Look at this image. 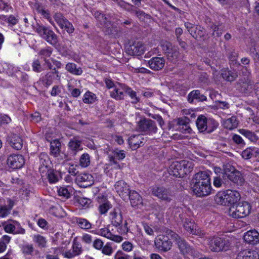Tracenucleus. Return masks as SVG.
<instances>
[{
  "instance_id": "f257e3e1",
  "label": "nucleus",
  "mask_w": 259,
  "mask_h": 259,
  "mask_svg": "<svg viewBox=\"0 0 259 259\" xmlns=\"http://www.w3.org/2000/svg\"><path fill=\"white\" fill-rule=\"evenodd\" d=\"M178 238V234L172 230L165 229L163 234L157 236L155 239V245L159 250L163 252L169 251L172 243L170 240V239H175Z\"/></svg>"
},
{
  "instance_id": "f03ea898",
  "label": "nucleus",
  "mask_w": 259,
  "mask_h": 259,
  "mask_svg": "<svg viewBox=\"0 0 259 259\" xmlns=\"http://www.w3.org/2000/svg\"><path fill=\"white\" fill-rule=\"evenodd\" d=\"M251 208V205L248 202L243 201L236 205L231 206L228 213L233 218H243L250 213Z\"/></svg>"
},
{
  "instance_id": "7ed1b4c3",
  "label": "nucleus",
  "mask_w": 259,
  "mask_h": 259,
  "mask_svg": "<svg viewBox=\"0 0 259 259\" xmlns=\"http://www.w3.org/2000/svg\"><path fill=\"white\" fill-rule=\"evenodd\" d=\"M196 126L200 132H206L210 133L218 126V123L210 118L207 119L205 116L199 115L196 122Z\"/></svg>"
},
{
  "instance_id": "20e7f679",
  "label": "nucleus",
  "mask_w": 259,
  "mask_h": 259,
  "mask_svg": "<svg viewBox=\"0 0 259 259\" xmlns=\"http://www.w3.org/2000/svg\"><path fill=\"white\" fill-rule=\"evenodd\" d=\"M208 241L209 248L213 252L227 250L230 245L228 239L215 236L209 238Z\"/></svg>"
},
{
  "instance_id": "39448f33",
  "label": "nucleus",
  "mask_w": 259,
  "mask_h": 259,
  "mask_svg": "<svg viewBox=\"0 0 259 259\" xmlns=\"http://www.w3.org/2000/svg\"><path fill=\"white\" fill-rule=\"evenodd\" d=\"M224 176L227 177L232 182L239 185H242L244 180L240 171L229 164H227L224 167Z\"/></svg>"
},
{
  "instance_id": "423d86ee",
  "label": "nucleus",
  "mask_w": 259,
  "mask_h": 259,
  "mask_svg": "<svg viewBox=\"0 0 259 259\" xmlns=\"http://www.w3.org/2000/svg\"><path fill=\"white\" fill-rule=\"evenodd\" d=\"M138 130L146 135H153L157 131V127L154 121L144 118L138 122Z\"/></svg>"
},
{
  "instance_id": "0eeeda50",
  "label": "nucleus",
  "mask_w": 259,
  "mask_h": 259,
  "mask_svg": "<svg viewBox=\"0 0 259 259\" xmlns=\"http://www.w3.org/2000/svg\"><path fill=\"white\" fill-rule=\"evenodd\" d=\"M191 188L193 192L198 197L207 196L211 193L212 188L211 183H191Z\"/></svg>"
},
{
  "instance_id": "6e6552de",
  "label": "nucleus",
  "mask_w": 259,
  "mask_h": 259,
  "mask_svg": "<svg viewBox=\"0 0 259 259\" xmlns=\"http://www.w3.org/2000/svg\"><path fill=\"white\" fill-rule=\"evenodd\" d=\"M153 195L162 201L170 202L174 197L171 191L164 187L154 186L152 189Z\"/></svg>"
},
{
  "instance_id": "1a4fd4ad",
  "label": "nucleus",
  "mask_w": 259,
  "mask_h": 259,
  "mask_svg": "<svg viewBox=\"0 0 259 259\" xmlns=\"http://www.w3.org/2000/svg\"><path fill=\"white\" fill-rule=\"evenodd\" d=\"M8 165L13 169L21 168L25 164L24 157L20 154H11L7 158Z\"/></svg>"
},
{
  "instance_id": "9d476101",
  "label": "nucleus",
  "mask_w": 259,
  "mask_h": 259,
  "mask_svg": "<svg viewBox=\"0 0 259 259\" xmlns=\"http://www.w3.org/2000/svg\"><path fill=\"white\" fill-rule=\"evenodd\" d=\"M183 227L188 232L192 235H197L201 237L205 235V233L204 231L200 229L193 221L190 220L186 219Z\"/></svg>"
},
{
  "instance_id": "9b49d317",
  "label": "nucleus",
  "mask_w": 259,
  "mask_h": 259,
  "mask_svg": "<svg viewBox=\"0 0 259 259\" xmlns=\"http://www.w3.org/2000/svg\"><path fill=\"white\" fill-rule=\"evenodd\" d=\"M253 82L247 77H243L239 80L236 84V89L241 93H250L253 88Z\"/></svg>"
},
{
  "instance_id": "f8f14e48",
  "label": "nucleus",
  "mask_w": 259,
  "mask_h": 259,
  "mask_svg": "<svg viewBox=\"0 0 259 259\" xmlns=\"http://www.w3.org/2000/svg\"><path fill=\"white\" fill-rule=\"evenodd\" d=\"M114 188L116 192L123 199L127 198L131 191L130 190L129 186L122 180L117 181L114 185Z\"/></svg>"
},
{
  "instance_id": "ddd939ff",
  "label": "nucleus",
  "mask_w": 259,
  "mask_h": 259,
  "mask_svg": "<svg viewBox=\"0 0 259 259\" xmlns=\"http://www.w3.org/2000/svg\"><path fill=\"white\" fill-rule=\"evenodd\" d=\"M125 157V153L124 150L115 149L111 153L108 155L109 160V165H115V168H120V166L118 164L116 159L121 160Z\"/></svg>"
},
{
  "instance_id": "4468645a",
  "label": "nucleus",
  "mask_w": 259,
  "mask_h": 259,
  "mask_svg": "<svg viewBox=\"0 0 259 259\" xmlns=\"http://www.w3.org/2000/svg\"><path fill=\"white\" fill-rule=\"evenodd\" d=\"M146 140L142 134L132 135L128 139V143L131 148L135 150L144 145Z\"/></svg>"
},
{
  "instance_id": "2eb2a0df",
  "label": "nucleus",
  "mask_w": 259,
  "mask_h": 259,
  "mask_svg": "<svg viewBox=\"0 0 259 259\" xmlns=\"http://www.w3.org/2000/svg\"><path fill=\"white\" fill-rule=\"evenodd\" d=\"M243 239L248 244L256 245L259 243V233L255 229L250 230L244 233Z\"/></svg>"
},
{
  "instance_id": "dca6fc26",
  "label": "nucleus",
  "mask_w": 259,
  "mask_h": 259,
  "mask_svg": "<svg viewBox=\"0 0 259 259\" xmlns=\"http://www.w3.org/2000/svg\"><path fill=\"white\" fill-rule=\"evenodd\" d=\"M95 233L106 237L117 243H119L123 240V238L121 236L112 234L107 228H104L98 230Z\"/></svg>"
},
{
  "instance_id": "f3484780",
  "label": "nucleus",
  "mask_w": 259,
  "mask_h": 259,
  "mask_svg": "<svg viewBox=\"0 0 259 259\" xmlns=\"http://www.w3.org/2000/svg\"><path fill=\"white\" fill-rule=\"evenodd\" d=\"M127 53L132 56H140L145 52V47L142 42H135L127 49Z\"/></svg>"
},
{
  "instance_id": "a211bd4d",
  "label": "nucleus",
  "mask_w": 259,
  "mask_h": 259,
  "mask_svg": "<svg viewBox=\"0 0 259 259\" xmlns=\"http://www.w3.org/2000/svg\"><path fill=\"white\" fill-rule=\"evenodd\" d=\"M174 240L176 241L182 253L192 255L193 249L185 240L181 239L178 235V238H175Z\"/></svg>"
},
{
  "instance_id": "6ab92c4d",
  "label": "nucleus",
  "mask_w": 259,
  "mask_h": 259,
  "mask_svg": "<svg viewBox=\"0 0 259 259\" xmlns=\"http://www.w3.org/2000/svg\"><path fill=\"white\" fill-rule=\"evenodd\" d=\"M76 180L83 187H87L91 186L94 183L93 176L87 173L80 174L77 176Z\"/></svg>"
},
{
  "instance_id": "aec40b11",
  "label": "nucleus",
  "mask_w": 259,
  "mask_h": 259,
  "mask_svg": "<svg viewBox=\"0 0 259 259\" xmlns=\"http://www.w3.org/2000/svg\"><path fill=\"white\" fill-rule=\"evenodd\" d=\"M209 171H204L196 173L194 176L191 183H203L210 182V178L209 176Z\"/></svg>"
},
{
  "instance_id": "412c9836",
  "label": "nucleus",
  "mask_w": 259,
  "mask_h": 259,
  "mask_svg": "<svg viewBox=\"0 0 259 259\" xmlns=\"http://www.w3.org/2000/svg\"><path fill=\"white\" fill-rule=\"evenodd\" d=\"M240 194L238 191L232 190H226L227 205L232 206L240 200Z\"/></svg>"
},
{
  "instance_id": "4be33fe9",
  "label": "nucleus",
  "mask_w": 259,
  "mask_h": 259,
  "mask_svg": "<svg viewBox=\"0 0 259 259\" xmlns=\"http://www.w3.org/2000/svg\"><path fill=\"white\" fill-rule=\"evenodd\" d=\"M148 64L151 69L154 70H159L164 67L165 65V59L163 57H153L148 61Z\"/></svg>"
},
{
  "instance_id": "5701e85b",
  "label": "nucleus",
  "mask_w": 259,
  "mask_h": 259,
  "mask_svg": "<svg viewBox=\"0 0 259 259\" xmlns=\"http://www.w3.org/2000/svg\"><path fill=\"white\" fill-rule=\"evenodd\" d=\"M9 144L14 149L19 150L23 146V141L21 138L16 134H12L8 140Z\"/></svg>"
},
{
  "instance_id": "b1692460",
  "label": "nucleus",
  "mask_w": 259,
  "mask_h": 259,
  "mask_svg": "<svg viewBox=\"0 0 259 259\" xmlns=\"http://www.w3.org/2000/svg\"><path fill=\"white\" fill-rule=\"evenodd\" d=\"M127 86L119 83V87H115L112 91L110 93V97L116 100H121L124 99V88Z\"/></svg>"
},
{
  "instance_id": "393cba45",
  "label": "nucleus",
  "mask_w": 259,
  "mask_h": 259,
  "mask_svg": "<svg viewBox=\"0 0 259 259\" xmlns=\"http://www.w3.org/2000/svg\"><path fill=\"white\" fill-rule=\"evenodd\" d=\"M169 173L176 177H183V172L182 170L181 162H173L169 167Z\"/></svg>"
},
{
  "instance_id": "a878e982",
  "label": "nucleus",
  "mask_w": 259,
  "mask_h": 259,
  "mask_svg": "<svg viewBox=\"0 0 259 259\" xmlns=\"http://www.w3.org/2000/svg\"><path fill=\"white\" fill-rule=\"evenodd\" d=\"M110 219L113 226L116 227L120 226L122 222V216L120 209L118 208H114L110 212Z\"/></svg>"
},
{
  "instance_id": "bb28decb",
  "label": "nucleus",
  "mask_w": 259,
  "mask_h": 259,
  "mask_svg": "<svg viewBox=\"0 0 259 259\" xmlns=\"http://www.w3.org/2000/svg\"><path fill=\"white\" fill-rule=\"evenodd\" d=\"M127 198H129L133 207H139L143 205L142 197L135 190H132L130 192Z\"/></svg>"
},
{
  "instance_id": "cd10ccee",
  "label": "nucleus",
  "mask_w": 259,
  "mask_h": 259,
  "mask_svg": "<svg viewBox=\"0 0 259 259\" xmlns=\"http://www.w3.org/2000/svg\"><path fill=\"white\" fill-rule=\"evenodd\" d=\"M195 99L199 102H203L206 101L207 98L200 91L193 90L188 94L187 100L189 103H192Z\"/></svg>"
},
{
  "instance_id": "c85d7f7f",
  "label": "nucleus",
  "mask_w": 259,
  "mask_h": 259,
  "mask_svg": "<svg viewBox=\"0 0 259 259\" xmlns=\"http://www.w3.org/2000/svg\"><path fill=\"white\" fill-rule=\"evenodd\" d=\"M68 146L73 155H76L78 151L82 149L81 141L76 138H73L70 140Z\"/></svg>"
},
{
  "instance_id": "c756f323",
  "label": "nucleus",
  "mask_w": 259,
  "mask_h": 259,
  "mask_svg": "<svg viewBox=\"0 0 259 259\" xmlns=\"http://www.w3.org/2000/svg\"><path fill=\"white\" fill-rule=\"evenodd\" d=\"M50 163L49 158L47 153H41L39 156V169L42 172H46Z\"/></svg>"
},
{
  "instance_id": "7c9ffc66",
  "label": "nucleus",
  "mask_w": 259,
  "mask_h": 259,
  "mask_svg": "<svg viewBox=\"0 0 259 259\" xmlns=\"http://www.w3.org/2000/svg\"><path fill=\"white\" fill-rule=\"evenodd\" d=\"M61 145L58 140H54L50 144L51 154L55 157H58L60 153Z\"/></svg>"
},
{
  "instance_id": "2f4dec72",
  "label": "nucleus",
  "mask_w": 259,
  "mask_h": 259,
  "mask_svg": "<svg viewBox=\"0 0 259 259\" xmlns=\"http://www.w3.org/2000/svg\"><path fill=\"white\" fill-rule=\"evenodd\" d=\"M238 122L235 116H232L224 121L223 125L225 128L232 130L237 127Z\"/></svg>"
},
{
  "instance_id": "473e14b6",
  "label": "nucleus",
  "mask_w": 259,
  "mask_h": 259,
  "mask_svg": "<svg viewBox=\"0 0 259 259\" xmlns=\"http://www.w3.org/2000/svg\"><path fill=\"white\" fill-rule=\"evenodd\" d=\"M222 76L224 79L228 81H234L238 76L236 72L228 69L222 70Z\"/></svg>"
},
{
  "instance_id": "72a5a7b5",
  "label": "nucleus",
  "mask_w": 259,
  "mask_h": 259,
  "mask_svg": "<svg viewBox=\"0 0 259 259\" xmlns=\"http://www.w3.org/2000/svg\"><path fill=\"white\" fill-rule=\"evenodd\" d=\"M66 69L70 73L79 75L82 73V70L80 67H77V65L73 63H68L66 65Z\"/></svg>"
},
{
  "instance_id": "f704fd0d",
  "label": "nucleus",
  "mask_w": 259,
  "mask_h": 259,
  "mask_svg": "<svg viewBox=\"0 0 259 259\" xmlns=\"http://www.w3.org/2000/svg\"><path fill=\"white\" fill-rule=\"evenodd\" d=\"M76 224L81 229L89 230L92 228L91 223L87 219L82 218L75 219Z\"/></svg>"
},
{
  "instance_id": "c9c22d12",
  "label": "nucleus",
  "mask_w": 259,
  "mask_h": 259,
  "mask_svg": "<svg viewBox=\"0 0 259 259\" xmlns=\"http://www.w3.org/2000/svg\"><path fill=\"white\" fill-rule=\"evenodd\" d=\"M60 177V173L57 170L50 169L48 171V179L51 183L58 182Z\"/></svg>"
},
{
  "instance_id": "e433bc0d",
  "label": "nucleus",
  "mask_w": 259,
  "mask_h": 259,
  "mask_svg": "<svg viewBox=\"0 0 259 259\" xmlns=\"http://www.w3.org/2000/svg\"><path fill=\"white\" fill-rule=\"evenodd\" d=\"M226 191L219 192L214 197V201L218 204L227 205Z\"/></svg>"
},
{
  "instance_id": "4c0bfd02",
  "label": "nucleus",
  "mask_w": 259,
  "mask_h": 259,
  "mask_svg": "<svg viewBox=\"0 0 259 259\" xmlns=\"http://www.w3.org/2000/svg\"><path fill=\"white\" fill-rule=\"evenodd\" d=\"M123 89L125 93L130 97L132 100L131 102L133 104H137L139 102L140 98L137 96V93L135 91L128 87H125Z\"/></svg>"
},
{
  "instance_id": "58836bf2",
  "label": "nucleus",
  "mask_w": 259,
  "mask_h": 259,
  "mask_svg": "<svg viewBox=\"0 0 259 259\" xmlns=\"http://www.w3.org/2000/svg\"><path fill=\"white\" fill-rule=\"evenodd\" d=\"M181 165L183 172V177L188 173L190 172L193 168V164L191 161L187 160H182Z\"/></svg>"
},
{
  "instance_id": "ea45409f",
  "label": "nucleus",
  "mask_w": 259,
  "mask_h": 259,
  "mask_svg": "<svg viewBox=\"0 0 259 259\" xmlns=\"http://www.w3.org/2000/svg\"><path fill=\"white\" fill-rule=\"evenodd\" d=\"M204 33L203 28L200 26L196 25L192 29V31L190 34L195 39H199L202 38L204 36Z\"/></svg>"
},
{
  "instance_id": "a19ab883",
  "label": "nucleus",
  "mask_w": 259,
  "mask_h": 259,
  "mask_svg": "<svg viewBox=\"0 0 259 259\" xmlns=\"http://www.w3.org/2000/svg\"><path fill=\"white\" fill-rule=\"evenodd\" d=\"M45 40L53 46L57 45L58 41V37L53 30L46 35Z\"/></svg>"
},
{
  "instance_id": "79ce46f5",
  "label": "nucleus",
  "mask_w": 259,
  "mask_h": 259,
  "mask_svg": "<svg viewBox=\"0 0 259 259\" xmlns=\"http://www.w3.org/2000/svg\"><path fill=\"white\" fill-rule=\"evenodd\" d=\"M257 148H247L242 152V156L245 159H248L251 158L252 157L255 156V154L256 153Z\"/></svg>"
},
{
  "instance_id": "37998d69",
  "label": "nucleus",
  "mask_w": 259,
  "mask_h": 259,
  "mask_svg": "<svg viewBox=\"0 0 259 259\" xmlns=\"http://www.w3.org/2000/svg\"><path fill=\"white\" fill-rule=\"evenodd\" d=\"M33 241L37 244L40 248L45 247L46 245V239L42 236L37 234L34 235L33 237Z\"/></svg>"
},
{
  "instance_id": "c03bdc74",
  "label": "nucleus",
  "mask_w": 259,
  "mask_h": 259,
  "mask_svg": "<svg viewBox=\"0 0 259 259\" xmlns=\"http://www.w3.org/2000/svg\"><path fill=\"white\" fill-rule=\"evenodd\" d=\"M239 132L241 134L243 135L251 141H256L258 139L256 135L250 131L241 129L239 130Z\"/></svg>"
},
{
  "instance_id": "a18cd8bd",
  "label": "nucleus",
  "mask_w": 259,
  "mask_h": 259,
  "mask_svg": "<svg viewBox=\"0 0 259 259\" xmlns=\"http://www.w3.org/2000/svg\"><path fill=\"white\" fill-rule=\"evenodd\" d=\"M13 206V204H10L9 206L0 205V218H5L8 216L10 213Z\"/></svg>"
},
{
  "instance_id": "49530a36",
  "label": "nucleus",
  "mask_w": 259,
  "mask_h": 259,
  "mask_svg": "<svg viewBox=\"0 0 259 259\" xmlns=\"http://www.w3.org/2000/svg\"><path fill=\"white\" fill-rule=\"evenodd\" d=\"M210 30L212 32V36L214 37H220L223 32L222 28L220 26L214 24H212L210 26Z\"/></svg>"
},
{
  "instance_id": "de8ad7c7",
  "label": "nucleus",
  "mask_w": 259,
  "mask_h": 259,
  "mask_svg": "<svg viewBox=\"0 0 259 259\" xmlns=\"http://www.w3.org/2000/svg\"><path fill=\"white\" fill-rule=\"evenodd\" d=\"M11 239V237L8 235H4L0 239V253L6 249L7 245L9 243Z\"/></svg>"
},
{
  "instance_id": "09e8293b",
  "label": "nucleus",
  "mask_w": 259,
  "mask_h": 259,
  "mask_svg": "<svg viewBox=\"0 0 259 259\" xmlns=\"http://www.w3.org/2000/svg\"><path fill=\"white\" fill-rule=\"evenodd\" d=\"M52 30L44 26L38 25L36 27V31L38 34L45 39L46 35L49 33Z\"/></svg>"
},
{
  "instance_id": "8fccbe9b",
  "label": "nucleus",
  "mask_w": 259,
  "mask_h": 259,
  "mask_svg": "<svg viewBox=\"0 0 259 259\" xmlns=\"http://www.w3.org/2000/svg\"><path fill=\"white\" fill-rule=\"evenodd\" d=\"M79 163L82 167H86L90 163V157L88 153L83 154L79 160Z\"/></svg>"
},
{
  "instance_id": "3c124183",
  "label": "nucleus",
  "mask_w": 259,
  "mask_h": 259,
  "mask_svg": "<svg viewBox=\"0 0 259 259\" xmlns=\"http://www.w3.org/2000/svg\"><path fill=\"white\" fill-rule=\"evenodd\" d=\"M96 98L95 94L88 92L84 94L83 101L85 103L91 104L95 102Z\"/></svg>"
},
{
  "instance_id": "603ef678",
  "label": "nucleus",
  "mask_w": 259,
  "mask_h": 259,
  "mask_svg": "<svg viewBox=\"0 0 259 259\" xmlns=\"http://www.w3.org/2000/svg\"><path fill=\"white\" fill-rule=\"evenodd\" d=\"M95 16L102 24H103L107 27H108L109 24H110V22L107 20V18L105 17L103 14L99 12H96L95 13Z\"/></svg>"
},
{
  "instance_id": "864d4df0",
  "label": "nucleus",
  "mask_w": 259,
  "mask_h": 259,
  "mask_svg": "<svg viewBox=\"0 0 259 259\" xmlns=\"http://www.w3.org/2000/svg\"><path fill=\"white\" fill-rule=\"evenodd\" d=\"M111 207V204L106 202L103 203L101 204L98 207V210L101 214H105L108 210Z\"/></svg>"
},
{
  "instance_id": "5fc2aeb1",
  "label": "nucleus",
  "mask_w": 259,
  "mask_h": 259,
  "mask_svg": "<svg viewBox=\"0 0 259 259\" xmlns=\"http://www.w3.org/2000/svg\"><path fill=\"white\" fill-rule=\"evenodd\" d=\"M42 81L45 85L47 87L50 85L53 81V75L51 73H47L44 76L42 77Z\"/></svg>"
},
{
  "instance_id": "6e6d98bb",
  "label": "nucleus",
  "mask_w": 259,
  "mask_h": 259,
  "mask_svg": "<svg viewBox=\"0 0 259 259\" xmlns=\"http://www.w3.org/2000/svg\"><path fill=\"white\" fill-rule=\"evenodd\" d=\"M62 24V25L60 26L61 28L64 29L69 33H72L73 32L74 30V27L72 24L68 21V20L65 21Z\"/></svg>"
},
{
  "instance_id": "4d7b16f0",
  "label": "nucleus",
  "mask_w": 259,
  "mask_h": 259,
  "mask_svg": "<svg viewBox=\"0 0 259 259\" xmlns=\"http://www.w3.org/2000/svg\"><path fill=\"white\" fill-rule=\"evenodd\" d=\"M58 193L59 196L68 198L70 197V193L68 188L65 187H60L58 188Z\"/></svg>"
},
{
  "instance_id": "13d9d810",
  "label": "nucleus",
  "mask_w": 259,
  "mask_h": 259,
  "mask_svg": "<svg viewBox=\"0 0 259 259\" xmlns=\"http://www.w3.org/2000/svg\"><path fill=\"white\" fill-rule=\"evenodd\" d=\"M23 253L26 255H31L33 252L34 248L32 244H25L21 247Z\"/></svg>"
},
{
  "instance_id": "bf43d9fd",
  "label": "nucleus",
  "mask_w": 259,
  "mask_h": 259,
  "mask_svg": "<svg viewBox=\"0 0 259 259\" xmlns=\"http://www.w3.org/2000/svg\"><path fill=\"white\" fill-rule=\"evenodd\" d=\"M52 53V49L50 47H48L41 49L38 53V55L43 57L44 60L47 57L51 56Z\"/></svg>"
},
{
  "instance_id": "052dcab7",
  "label": "nucleus",
  "mask_w": 259,
  "mask_h": 259,
  "mask_svg": "<svg viewBox=\"0 0 259 259\" xmlns=\"http://www.w3.org/2000/svg\"><path fill=\"white\" fill-rule=\"evenodd\" d=\"M5 231L8 233L14 234L16 229V225L5 222L3 223Z\"/></svg>"
},
{
  "instance_id": "680f3d73",
  "label": "nucleus",
  "mask_w": 259,
  "mask_h": 259,
  "mask_svg": "<svg viewBox=\"0 0 259 259\" xmlns=\"http://www.w3.org/2000/svg\"><path fill=\"white\" fill-rule=\"evenodd\" d=\"M54 18L59 26L62 25V24L65 22V21L67 20L61 13H55L54 16Z\"/></svg>"
},
{
  "instance_id": "e2e57ef3",
  "label": "nucleus",
  "mask_w": 259,
  "mask_h": 259,
  "mask_svg": "<svg viewBox=\"0 0 259 259\" xmlns=\"http://www.w3.org/2000/svg\"><path fill=\"white\" fill-rule=\"evenodd\" d=\"M179 55V52L177 47H176L171 52H168L167 59L171 61L176 60Z\"/></svg>"
},
{
  "instance_id": "0e129e2a",
  "label": "nucleus",
  "mask_w": 259,
  "mask_h": 259,
  "mask_svg": "<svg viewBox=\"0 0 259 259\" xmlns=\"http://www.w3.org/2000/svg\"><path fill=\"white\" fill-rule=\"evenodd\" d=\"M32 67L33 70L36 72H40L43 70L40 62L38 59L33 61L32 64Z\"/></svg>"
},
{
  "instance_id": "69168bd1",
  "label": "nucleus",
  "mask_w": 259,
  "mask_h": 259,
  "mask_svg": "<svg viewBox=\"0 0 259 259\" xmlns=\"http://www.w3.org/2000/svg\"><path fill=\"white\" fill-rule=\"evenodd\" d=\"M72 251L76 255L80 254L82 252L81 245L75 240L72 244Z\"/></svg>"
},
{
  "instance_id": "338daca9",
  "label": "nucleus",
  "mask_w": 259,
  "mask_h": 259,
  "mask_svg": "<svg viewBox=\"0 0 259 259\" xmlns=\"http://www.w3.org/2000/svg\"><path fill=\"white\" fill-rule=\"evenodd\" d=\"M101 250L102 253L107 255H110L113 252V249L109 243H107L105 245H103Z\"/></svg>"
},
{
  "instance_id": "774afa93",
  "label": "nucleus",
  "mask_w": 259,
  "mask_h": 259,
  "mask_svg": "<svg viewBox=\"0 0 259 259\" xmlns=\"http://www.w3.org/2000/svg\"><path fill=\"white\" fill-rule=\"evenodd\" d=\"M104 245V242L100 239L97 238L93 242V246L97 250H101Z\"/></svg>"
}]
</instances>
